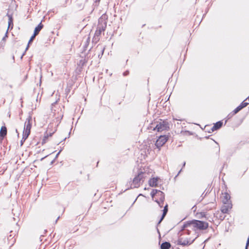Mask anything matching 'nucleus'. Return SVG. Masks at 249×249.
<instances>
[{
    "label": "nucleus",
    "instance_id": "f257e3e1",
    "mask_svg": "<svg viewBox=\"0 0 249 249\" xmlns=\"http://www.w3.org/2000/svg\"><path fill=\"white\" fill-rule=\"evenodd\" d=\"M208 223L197 220H193L184 224L181 229L183 233L180 234L178 239L179 244L183 246H186L190 245L194 242V238L190 237L184 238L182 237L183 234L189 235L190 229L194 228L195 230H205L208 228Z\"/></svg>",
    "mask_w": 249,
    "mask_h": 249
},
{
    "label": "nucleus",
    "instance_id": "f03ea898",
    "mask_svg": "<svg viewBox=\"0 0 249 249\" xmlns=\"http://www.w3.org/2000/svg\"><path fill=\"white\" fill-rule=\"evenodd\" d=\"M151 196L153 200H155L160 208L163 207L165 196L162 192L153 189L151 192Z\"/></svg>",
    "mask_w": 249,
    "mask_h": 249
},
{
    "label": "nucleus",
    "instance_id": "7ed1b4c3",
    "mask_svg": "<svg viewBox=\"0 0 249 249\" xmlns=\"http://www.w3.org/2000/svg\"><path fill=\"white\" fill-rule=\"evenodd\" d=\"M148 173L143 172H140L133 178L131 184V188H138L141 184L144 181L146 178H148Z\"/></svg>",
    "mask_w": 249,
    "mask_h": 249
},
{
    "label": "nucleus",
    "instance_id": "20e7f679",
    "mask_svg": "<svg viewBox=\"0 0 249 249\" xmlns=\"http://www.w3.org/2000/svg\"><path fill=\"white\" fill-rule=\"evenodd\" d=\"M107 27V22L103 18L99 19V24L98 25L97 30L95 31L93 39L94 40L98 41L99 39V37L101 33L105 30Z\"/></svg>",
    "mask_w": 249,
    "mask_h": 249
},
{
    "label": "nucleus",
    "instance_id": "39448f33",
    "mask_svg": "<svg viewBox=\"0 0 249 249\" xmlns=\"http://www.w3.org/2000/svg\"><path fill=\"white\" fill-rule=\"evenodd\" d=\"M32 124V117L31 116H29L24 123V127L23 132V139H24V141H25L27 139L30 134Z\"/></svg>",
    "mask_w": 249,
    "mask_h": 249
},
{
    "label": "nucleus",
    "instance_id": "423d86ee",
    "mask_svg": "<svg viewBox=\"0 0 249 249\" xmlns=\"http://www.w3.org/2000/svg\"><path fill=\"white\" fill-rule=\"evenodd\" d=\"M169 129V124L166 121L160 120L157 122L156 126L154 128V130L158 132H162L164 130H167Z\"/></svg>",
    "mask_w": 249,
    "mask_h": 249
},
{
    "label": "nucleus",
    "instance_id": "0eeeda50",
    "mask_svg": "<svg viewBox=\"0 0 249 249\" xmlns=\"http://www.w3.org/2000/svg\"><path fill=\"white\" fill-rule=\"evenodd\" d=\"M168 139V137L166 135L160 136L156 142L155 146L160 150L167 142Z\"/></svg>",
    "mask_w": 249,
    "mask_h": 249
},
{
    "label": "nucleus",
    "instance_id": "6e6552de",
    "mask_svg": "<svg viewBox=\"0 0 249 249\" xmlns=\"http://www.w3.org/2000/svg\"><path fill=\"white\" fill-rule=\"evenodd\" d=\"M222 201L223 204L231 203L230 200L231 196L227 192H224L222 194Z\"/></svg>",
    "mask_w": 249,
    "mask_h": 249
},
{
    "label": "nucleus",
    "instance_id": "1a4fd4ad",
    "mask_svg": "<svg viewBox=\"0 0 249 249\" xmlns=\"http://www.w3.org/2000/svg\"><path fill=\"white\" fill-rule=\"evenodd\" d=\"M232 208V204L231 203H229L227 204H224V205L221 207V211L223 213H227Z\"/></svg>",
    "mask_w": 249,
    "mask_h": 249
},
{
    "label": "nucleus",
    "instance_id": "9d476101",
    "mask_svg": "<svg viewBox=\"0 0 249 249\" xmlns=\"http://www.w3.org/2000/svg\"><path fill=\"white\" fill-rule=\"evenodd\" d=\"M158 178H153L149 180V184L151 187H156L158 184Z\"/></svg>",
    "mask_w": 249,
    "mask_h": 249
},
{
    "label": "nucleus",
    "instance_id": "9b49d317",
    "mask_svg": "<svg viewBox=\"0 0 249 249\" xmlns=\"http://www.w3.org/2000/svg\"><path fill=\"white\" fill-rule=\"evenodd\" d=\"M222 125V122L219 121L218 122H216L214 125L211 128L212 131H214L220 128Z\"/></svg>",
    "mask_w": 249,
    "mask_h": 249
},
{
    "label": "nucleus",
    "instance_id": "f8f14e48",
    "mask_svg": "<svg viewBox=\"0 0 249 249\" xmlns=\"http://www.w3.org/2000/svg\"><path fill=\"white\" fill-rule=\"evenodd\" d=\"M7 134V128L5 126H2L0 130V138L3 139Z\"/></svg>",
    "mask_w": 249,
    "mask_h": 249
},
{
    "label": "nucleus",
    "instance_id": "ddd939ff",
    "mask_svg": "<svg viewBox=\"0 0 249 249\" xmlns=\"http://www.w3.org/2000/svg\"><path fill=\"white\" fill-rule=\"evenodd\" d=\"M167 212H168V205L166 204L165 206L164 207V209L163 210V213H162V216H161L160 219V221L159 222V224H160L161 222V221L163 220V219L166 215Z\"/></svg>",
    "mask_w": 249,
    "mask_h": 249
},
{
    "label": "nucleus",
    "instance_id": "4468645a",
    "mask_svg": "<svg viewBox=\"0 0 249 249\" xmlns=\"http://www.w3.org/2000/svg\"><path fill=\"white\" fill-rule=\"evenodd\" d=\"M43 27V25L41 24V23H40L37 27H36L34 33L35 35H37V34L39 33V31L42 29Z\"/></svg>",
    "mask_w": 249,
    "mask_h": 249
},
{
    "label": "nucleus",
    "instance_id": "2eb2a0df",
    "mask_svg": "<svg viewBox=\"0 0 249 249\" xmlns=\"http://www.w3.org/2000/svg\"><path fill=\"white\" fill-rule=\"evenodd\" d=\"M171 247V245L169 242H164L161 244L160 248L161 249H169Z\"/></svg>",
    "mask_w": 249,
    "mask_h": 249
},
{
    "label": "nucleus",
    "instance_id": "dca6fc26",
    "mask_svg": "<svg viewBox=\"0 0 249 249\" xmlns=\"http://www.w3.org/2000/svg\"><path fill=\"white\" fill-rule=\"evenodd\" d=\"M53 133H50V134H48L47 133H46L45 134V136H44V139L43 140V141H42V143H44L46 142V140L49 137H51L52 136Z\"/></svg>",
    "mask_w": 249,
    "mask_h": 249
},
{
    "label": "nucleus",
    "instance_id": "f3484780",
    "mask_svg": "<svg viewBox=\"0 0 249 249\" xmlns=\"http://www.w3.org/2000/svg\"><path fill=\"white\" fill-rule=\"evenodd\" d=\"M36 36V35H35V34H34L31 37L30 39L29 40V42H28V45L26 48V50L25 51H27L28 49V48L29 47V44L31 43V42L33 41V39H34V38L35 37V36Z\"/></svg>",
    "mask_w": 249,
    "mask_h": 249
},
{
    "label": "nucleus",
    "instance_id": "a211bd4d",
    "mask_svg": "<svg viewBox=\"0 0 249 249\" xmlns=\"http://www.w3.org/2000/svg\"><path fill=\"white\" fill-rule=\"evenodd\" d=\"M241 109H242V107L239 106L237 107L233 111V115L236 114Z\"/></svg>",
    "mask_w": 249,
    "mask_h": 249
},
{
    "label": "nucleus",
    "instance_id": "6ab92c4d",
    "mask_svg": "<svg viewBox=\"0 0 249 249\" xmlns=\"http://www.w3.org/2000/svg\"><path fill=\"white\" fill-rule=\"evenodd\" d=\"M8 18H9L8 24H9V27L11 25H13V19H12V16H8Z\"/></svg>",
    "mask_w": 249,
    "mask_h": 249
},
{
    "label": "nucleus",
    "instance_id": "aec40b11",
    "mask_svg": "<svg viewBox=\"0 0 249 249\" xmlns=\"http://www.w3.org/2000/svg\"><path fill=\"white\" fill-rule=\"evenodd\" d=\"M248 104V103L245 102V101L243 102L240 106V107H242V109L244 108V107H246Z\"/></svg>",
    "mask_w": 249,
    "mask_h": 249
},
{
    "label": "nucleus",
    "instance_id": "412c9836",
    "mask_svg": "<svg viewBox=\"0 0 249 249\" xmlns=\"http://www.w3.org/2000/svg\"><path fill=\"white\" fill-rule=\"evenodd\" d=\"M128 73H129L128 71H125V72H124L123 73V75H124V76H126L128 74Z\"/></svg>",
    "mask_w": 249,
    "mask_h": 249
},
{
    "label": "nucleus",
    "instance_id": "4be33fe9",
    "mask_svg": "<svg viewBox=\"0 0 249 249\" xmlns=\"http://www.w3.org/2000/svg\"><path fill=\"white\" fill-rule=\"evenodd\" d=\"M25 141H24V139H23V138L22 139L21 141V145H22L23 143V142H24Z\"/></svg>",
    "mask_w": 249,
    "mask_h": 249
},
{
    "label": "nucleus",
    "instance_id": "5701e85b",
    "mask_svg": "<svg viewBox=\"0 0 249 249\" xmlns=\"http://www.w3.org/2000/svg\"><path fill=\"white\" fill-rule=\"evenodd\" d=\"M7 37V33L5 34V36L4 37H3V40H4V39H5V37Z\"/></svg>",
    "mask_w": 249,
    "mask_h": 249
},
{
    "label": "nucleus",
    "instance_id": "b1692460",
    "mask_svg": "<svg viewBox=\"0 0 249 249\" xmlns=\"http://www.w3.org/2000/svg\"><path fill=\"white\" fill-rule=\"evenodd\" d=\"M157 198H158V200L160 201V196H157Z\"/></svg>",
    "mask_w": 249,
    "mask_h": 249
},
{
    "label": "nucleus",
    "instance_id": "393cba45",
    "mask_svg": "<svg viewBox=\"0 0 249 249\" xmlns=\"http://www.w3.org/2000/svg\"><path fill=\"white\" fill-rule=\"evenodd\" d=\"M61 151H60L56 155V157H57L58 155L60 154Z\"/></svg>",
    "mask_w": 249,
    "mask_h": 249
},
{
    "label": "nucleus",
    "instance_id": "a878e982",
    "mask_svg": "<svg viewBox=\"0 0 249 249\" xmlns=\"http://www.w3.org/2000/svg\"><path fill=\"white\" fill-rule=\"evenodd\" d=\"M185 164H186L185 162H184L183 164H182L183 167L185 166Z\"/></svg>",
    "mask_w": 249,
    "mask_h": 249
},
{
    "label": "nucleus",
    "instance_id": "bb28decb",
    "mask_svg": "<svg viewBox=\"0 0 249 249\" xmlns=\"http://www.w3.org/2000/svg\"><path fill=\"white\" fill-rule=\"evenodd\" d=\"M231 114H229L228 116H230V117H231V116H232V115H233V114L232 115H231V116H230Z\"/></svg>",
    "mask_w": 249,
    "mask_h": 249
},
{
    "label": "nucleus",
    "instance_id": "cd10ccee",
    "mask_svg": "<svg viewBox=\"0 0 249 249\" xmlns=\"http://www.w3.org/2000/svg\"><path fill=\"white\" fill-rule=\"evenodd\" d=\"M231 114H229L228 116H230V117H231V116H232V115H233V114L232 115H231V116H230Z\"/></svg>",
    "mask_w": 249,
    "mask_h": 249
},
{
    "label": "nucleus",
    "instance_id": "c85d7f7f",
    "mask_svg": "<svg viewBox=\"0 0 249 249\" xmlns=\"http://www.w3.org/2000/svg\"><path fill=\"white\" fill-rule=\"evenodd\" d=\"M231 114H229L228 116H230V117H231V116H232V115H233V114L232 115H231V116H230Z\"/></svg>",
    "mask_w": 249,
    "mask_h": 249
},
{
    "label": "nucleus",
    "instance_id": "c756f323",
    "mask_svg": "<svg viewBox=\"0 0 249 249\" xmlns=\"http://www.w3.org/2000/svg\"><path fill=\"white\" fill-rule=\"evenodd\" d=\"M181 171V170H180L179 171V172H178V175L180 173Z\"/></svg>",
    "mask_w": 249,
    "mask_h": 249
}]
</instances>
